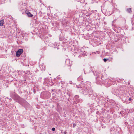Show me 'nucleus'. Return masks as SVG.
I'll use <instances>...</instances> for the list:
<instances>
[{"mask_svg":"<svg viewBox=\"0 0 134 134\" xmlns=\"http://www.w3.org/2000/svg\"><path fill=\"white\" fill-rule=\"evenodd\" d=\"M4 20H1L0 21V26H2L4 24Z\"/></svg>","mask_w":134,"mask_h":134,"instance_id":"nucleus-4","label":"nucleus"},{"mask_svg":"<svg viewBox=\"0 0 134 134\" xmlns=\"http://www.w3.org/2000/svg\"><path fill=\"white\" fill-rule=\"evenodd\" d=\"M126 10L127 12L129 13H131L132 12L131 8H128Z\"/></svg>","mask_w":134,"mask_h":134,"instance_id":"nucleus-5","label":"nucleus"},{"mask_svg":"<svg viewBox=\"0 0 134 134\" xmlns=\"http://www.w3.org/2000/svg\"><path fill=\"white\" fill-rule=\"evenodd\" d=\"M102 128H104L105 127V125H104V124H102Z\"/></svg>","mask_w":134,"mask_h":134,"instance_id":"nucleus-7","label":"nucleus"},{"mask_svg":"<svg viewBox=\"0 0 134 134\" xmlns=\"http://www.w3.org/2000/svg\"><path fill=\"white\" fill-rule=\"evenodd\" d=\"M76 97H78V96H76Z\"/></svg>","mask_w":134,"mask_h":134,"instance_id":"nucleus-13","label":"nucleus"},{"mask_svg":"<svg viewBox=\"0 0 134 134\" xmlns=\"http://www.w3.org/2000/svg\"><path fill=\"white\" fill-rule=\"evenodd\" d=\"M25 13L27 14V16L29 17H32L33 16V15L31 13L28 11H26Z\"/></svg>","mask_w":134,"mask_h":134,"instance_id":"nucleus-3","label":"nucleus"},{"mask_svg":"<svg viewBox=\"0 0 134 134\" xmlns=\"http://www.w3.org/2000/svg\"><path fill=\"white\" fill-rule=\"evenodd\" d=\"M109 59H106V58H104L103 59V60L105 62H106L107 61V60H108Z\"/></svg>","mask_w":134,"mask_h":134,"instance_id":"nucleus-6","label":"nucleus"},{"mask_svg":"<svg viewBox=\"0 0 134 134\" xmlns=\"http://www.w3.org/2000/svg\"><path fill=\"white\" fill-rule=\"evenodd\" d=\"M52 131H54L55 130V128L53 127L52 129Z\"/></svg>","mask_w":134,"mask_h":134,"instance_id":"nucleus-9","label":"nucleus"},{"mask_svg":"<svg viewBox=\"0 0 134 134\" xmlns=\"http://www.w3.org/2000/svg\"><path fill=\"white\" fill-rule=\"evenodd\" d=\"M64 134H66L67 133V132L66 131H65L64 132Z\"/></svg>","mask_w":134,"mask_h":134,"instance_id":"nucleus-11","label":"nucleus"},{"mask_svg":"<svg viewBox=\"0 0 134 134\" xmlns=\"http://www.w3.org/2000/svg\"><path fill=\"white\" fill-rule=\"evenodd\" d=\"M20 103L23 106H24L27 104L26 101L23 99H21L20 101Z\"/></svg>","mask_w":134,"mask_h":134,"instance_id":"nucleus-2","label":"nucleus"},{"mask_svg":"<svg viewBox=\"0 0 134 134\" xmlns=\"http://www.w3.org/2000/svg\"><path fill=\"white\" fill-rule=\"evenodd\" d=\"M76 126V124H73V127L74 128Z\"/></svg>","mask_w":134,"mask_h":134,"instance_id":"nucleus-8","label":"nucleus"},{"mask_svg":"<svg viewBox=\"0 0 134 134\" xmlns=\"http://www.w3.org/2000/svg\"><path fill=\"white\" fill-rule=\"evenodd\" d=\"M129 101H131V100H132V99H131V98H130H130H129Z\"/></svg>","mask_w":134,"mask_h":134,"instance_id":"nucleus-10","label":"nucleus"},{"mask_svg":"<svg viewBox=\"0 0 134 134\" xmlns=\"http://www.w3.org/2000/svg\"><path fill=\"white\" fill-rule=\"evenodd\" d=\"M23 50L22 49H19L16 53V56L18 57L20 56L21 54L23 52Z\"/></svg>","mask_w":134,"mask_h":134,"instance_id":"nucleus-1","label":"nucleus"},{"mask_svg":"<svg viewBox=\"0 0 134 134\" xmlns=\"http://www.w3.org/2000/svg\"><path fill=\"white\" fill-rule=\"evenodd\" d=\"M115 21V20H114L113 21V23H114V22Z\"/></svg>","mask_w":134,"mask_h":134,"instance_id":"nucleus-12","label":"nucleus"}]
</instances>
